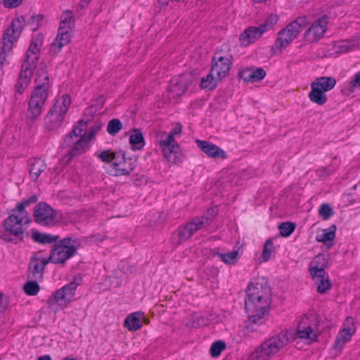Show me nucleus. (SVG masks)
Returning a JSON list of instances; mask_svg holds the SVG:
<instances>
[{"mask_svg": "<svg viewBox=\"0 0 360 360\" xmlns=\"http://www.w3.org/2000/svg\"><path fill=\"white\" fill-rule=\"evenodd\" d=\"M270 304L269 288L266 284L250 283L246 290L245 309L250 321L262 323Z\"/></svg>", "mask_w": 360, "mask_h": 360, "instance_id": "nucleus-1", "label": "nucleus"}, {"mask_svg": "<svg viewBox=\"0 0 360 360\" xmlns=\"http://www.w3.org/2000/svg\"><path fill=\"white\" fill-rule=\"evenodd\" d=\"M51 88V79L44 65L37 70L34 78V88L28 101L27 117L35 120L40 116Z\"/></svg>", "mask_w": 360, "mask_h": 360, "instance_id": "nucleus-2", "label": "nucleus"}, {"mask_svg": "<svg viewBox=\"0 0 360 360\" xmlns=\"http://www.w3.org/2000/svg\"><path fill=\"white\" fill-rule=\"evenodd\" d=\"M31 221V217L27 212L13 208L4 221L0 238L14 243L22 242L25 232Z\"/></svg>", "mask_w": 360, "mask_h": 360, "instance_id": "nucleus-3", "label": "nucleus"}, {"mask_svg": "<svg viewBox=\"0 0 360 360\" xmlns=\"http://www.w3.org/2000/svg\"><path fill=\"white\" fill-rule=\"evenodd\" d=\"M42 44L43 36L41 34H37L32 39L26 52L25 60L22 65L18 82L16 84L17 91L20 94H22L28 87L33 73V68L36 66Z\"/></svg>", "mask_w": 360, "mask_h": 360, "instance_id": "nucleus-4", "label": "nucleus"}, {"mask_svg": "<svg viewBox=\"0 0 360 360\" xmlns=\"http://www.w3.org/2000/svg\"><path fill=\"white\" fill-rule=\"evenodd\" d=\"M292 338V334L288 330L281 331L278 334L264 341L254 351L247 360H269L273 356L285 347Z\"/></svg>", "mask_w": 360, "mask_h": 360, "instance_id": "nucleus-5", "label": "nucleus"}, {"mask_svg": "<svg viewBox=\"0 0 360 360\" xmlns=\"http://www.w3.org/2000/svg\"><path fill=\"white\" fill-rule=\"evenodd\" d=\"M82 284V278L75 276L73 280L55 290L47 300V304L51 311L56 314L63 310L71 303L75 296L77 288Z\"/></svg>", "mask_w": 360, "mask_h": 360, "instance_id": "nucleus-6", "label": "nucleus"}, {"mask_svg": "<svg viewBox=\"0 0 360 360\" xmlns=\"http://www.w3.org/2000/svg\"><path fill=\"white\" fill-rule=\"evenodd\" d=\"M71 103L69 95L58 96L53 107L44 118L46 128L49 131H56L63 127L65 115Z\"/></svg>", "mask_w": 360, "mask_h": 360, "instance_id": "nucleus-7", "label": "nucleus"}, {"mask_svg": "<svg viewBox=\"0 0 360 360\" xmlns=\"http://www.w3.org/2000/svg\"><path fill=\"white\" fill-rule=\"evenodd\" d=\"M307 18L300 16L288 24L285 28L281 30L278 33L273 49L276 51L282 52L297 38L301 31L307 26Z\"/></svg>", "mask_w": 360, "mask_h": 360, "instance_id": "nucleus-8", "label": "nucleus"}, {"mask_svg": "<svg viewBox=\"0 0 360 360\" xmlns=\"http://www.w3.org/2000/svg\"><path fill=\"white\" fill-rule=\"evenodd\" d=\"M86 128V122L82 120L78 122L72 131L63 140V145L66 147H71L70 150L76 155L84 153L89 149V142L86 136L82 135Z\"/></svg>", "mask_w": 360, "mask_h": 360, "instance_id": "nucleus-9", "label": "nucleus"}, {"mask_svg": "<svg viewBox=\"0 0 360 360\" xmlns=\"http://www.w3.org/2000/svg\"><path fill=\"white\" fill-rule=\"evenodd\" d=\"M326 264L327 260L324 255H319L311 262L309 268V274L316 285L317 291L321 294L325 293L331 288V283L325 271Z\"/></svg>", "mask_w": 360, "mask_h": 360, "instance_id": "nucleus-10", "label": "nucleus"}, {"mask_svg": "<svg viewBox=\"0 0 360 360\" xmlns=\"http://www.w3.org/2000/svg\"><path fill=\"white\" fill-rule=\"evenodd\" d=\"M157 139L165 159L176 164L184 161V156L180 150L178 143L174 137H172V135H167L165 131H159Z\"/></svg>", "mask_w": 360, "mask_h": 360, "instance_id": "nucleus-11", "label": "nucleus"}, {"mask_svg": "<svg viewBox=\"0 0 360 360\" xmlns=\"http://www.w3.org/2000/svg\"><path fill=\"white\" fill-rule=\"evenodd\" d=\"M336 84V80L332 77H321L316 78L311 84V91L309 93L310 101L319 105L327 102L326 92L333 89Z\"/></svg>", "mask_w": 360, "mask_h": 360, "instance_id": "nucleus-12", "label": "nucleus"}, {"mask_svg": "<svg viewBox=\"0 0 360 360\" xmlns=\"http://www.w3.org/2000/svg\"><path fill=\"white\" fill-rule=\"evenodd\" d=\"M319 320L314 313L304 314L300 319L297 328V337L307 344L316 341Z\"/></svg>", "mask_w": 360, "mask_h": 360, "instance_id": "nucleus-13", "label": "nucleus"}, {"mask_svg": "<svg viewBox=\"0 0 360 360\" xmlns=\"http://www.w3.org/2000/svg\"><path fill=\"white\" fill-rule=\"evenodd\" d=\"M233 56L230 48L227 45H223L216 51L212 63L211 70L219 79H224L228 76L232 66Z\"/></svg>", "mask_w": 360, "mask_h": 360, "instance_id": "nucleus-14", "label": "nucleus"}, {"mask_svg": "<svg viewBox=\"0 0 360 360\" xmlns=\"http://www.w3.org/2000/svg\"><path fill=\"white\" fill-rule=\"evenodd\" d=\"M76 250L75 241L67 238L53 246L48 259L51 263L62 264L72 257Z\"/></svg>", "mask_w": 360, "mask_h": 360, "instance_id": "nucleus-15", "label": "nucleus"}, {"mask_svg": "<svg viewBox=\"0 0 360 360\" xmlns=\"http://www.w3.org/2000/svg\"><path fill=\"white\" fill-rule=\"evenodd\" d=\"M210 219L204 217L195 218L192 221L188 223L184 227L179 228L172 233L171 236V243L177 246L184 240L190 238L196 231L201 229L204 225H207Z\"/></svg>", "mask_w": 360, "mask_h": 360, "instance_id": "nucleus-16", "label": "nucleus"}, {"mask_svg": "<svg viewBox=\"0 0 360 360\" xmlns=\"http://www.w3.org/2000/svg\"><path fill=\"white\" fill-rule=\"evenodd\" d=\"M34 218L37 223L41 226H53L61 220V214L45 202L36 205Z\"/></svg>", "mask_w": 360, "mask_h": 360, "instance_id": "nucleus-17", "label": "nucleus"}, {"mask_svg": "<svg viewBox=\"0 0 360 360\" xmlns=\"http://www.w3.org/2000/svg\"><path fill=\"white\" fill-rule=\"evenodd\" d=\"M25 22L24 16H18L12 20L3 37L1 47L3 53H6L12 49L13 44L20 37Z\"/></svg>", "mask_w": 360, "mask_h": 360, "instance_id": "nucleus-18", "label": "nucleus"}, {"mask_svg": "<svg viewBox=\"0 0 360 360\" xmlns=\"http://www.w3.org/2000/svg\"><path fill=\"white\" fill-rule=\"evenodd\" d=\"M136 167V161L127 158L122 153H117L110 165V173L114 176L129 175Z\"/></svg>", "mask_w": 360, "mask_h": 360, "instance_id": "nucleus-19", "label": "nucleus"}, {"mask_svg": "<svg viewBox=\"0 0 360 360\" xmlns=\"http://www.w3.org/2000/svg\"><path fill=\"white\" fill-rule=\"evenodd\" d=\"M328 17L323 15L316 20L304 34V39L309 43H314L323 38L328 27Z\"/></svg>", "mask_w": 360, "mask_h": 360, "instance_id": "nucleus-20", "label": "nucleus"}, {"mask_svg": "<svg viewBox=\"0 0 360 360\" xmlns=\"http://www.w3.org/2000/svg\"><path fill=\"white\" fill-rule=\"evenodd\" d=\"M356 331L354 320L347 318L342 329L338 333L334 347L337 349H341L349 342Z\"/></svg>", "mask_w": 360, "mask_h": 360, "instance_id": "nucleus-21", "label": "nucleus"}, {"mask_svg": "<svg viewBox=\"0 0 360 360\" xmlns=\"http://www.w3.org/2000/svg\"><path fill=\"white\" fill-rule=\"evenodd\" d=\"M191 83V76L184 74L171 79L169 90L174 96H179L186 92Z\"/></svg>", "mask_w": 360, "mask_h": 360, "instance_id": "nucleus-22", "label": "nucleus"}, {"mask_svg": "<svg viewBox=\"0 0 360 360\" xmlns=\"http://www.w3.org/2000/svg\"><path fill=\"white\" fill-rule=\"evenodd\" d=\"M195 143L210 158L225 159L227 157L226 152L223 149L211 142L197 139Z\"/></svg>", "mask_w": 360, "mask_h": 360, "instance_id": "nucleus-23", "label": "nucleus"}, {"mask_svg": "<svg viewBox=\"0 0 360 360\" xmlns=\"http://www.w3.org/2000/svg\"><path fill=\"white\" fill-rule=\"evenodd\" d=\"M72 32L70 30L58 28V34L50 47V53L52 55H57L64 46L70 42Z\"/></svg>", "mask_w": 360, "mask_h": 360, "instance_id": "nucleus-24", "label": "nucleus"}, {"mask_svg": "<svg viewBox=\"0 0 360 360\" xmlns=\"http://www.w3.org/2000/svg\"><path fill=\"white\" fill-rule=\"evenodd\" d=\"M266 76V72L262 68L246 67L238 73V77L245 82L254 83L262 80Z\"/></svg>", "mask_w": 360, "mask_h": 360, "instance_id": "nucleus-25", "label": "nucleus"}, {"mask_svg": "<svg viewBox=\"0 0 360 360\" xmlns=\"http://www.w3.org/2000/svg\"><path fill=\"white\" fill-rule=\"evenodd\" d=\"M264 33V30L259 25L249 27L240 34L239 41L242 46H246L255 42Z\"/></svg>", "mask_w": 360, "mask_h": 360, "instance_id": "nucleus-26", "label": "nucleus"}, {"mask_svg": "<svg viewBox=\"0 0 360 360\" xmlns=\"http://www.w3.org/2000/svg\"><path fill=\"white\" fill-rule=\"evenodd\" d=\"M50 262L48 259L41 257H32L30 263V272L34 279H40L42 277L43 270L45 266Z\"/></svg>", "mask_w": 360, "mask_h": 360, "instance_id": "nucleus-27", "label": "nucleus"}, {"mask_svg": "<svg viewBox=\"0 0 360 360\" xmlns=\"http://www.w3.org/2000/svg\"><path fill=\"white\" fill-rule=\"evenodd\" d=\"M336 226L332 225L330 227L323 229L316 236V241L325 244L328 248L333 245V240L335 238Z\"/></svg>", "mask_w": 360, "mask_h": 360, "instance_id": "nucleus-28", "label": "nucleus"}, {"mask_svg": "<svg viewBox=\"0 0 360 360\" xmlns=\"http://www.w3.org/2000/svg\"><path fill=\"white\" fill-rule=\"evenodd\" d=\"M143 314L139 311L131 313L125 318L124 326L129 330L135 331L142 326Z\"/></svg>", "mask_w": 360, "mask_h": 360, "instance_id": "nucleus-29", "label": "nucleus"}, {"mask_svg": "<svg viewBox=\"0 0 360 360\" xmlns=\"http://www.w3.org/2000/svg\"><path fill=\"white\" fill-rule=\"evenodd\" d=\"M46 167V165L44 160L39 158L30 160L29 162V172L31 179L33 181H37Z\"/></svg>", "mask_w": 360, "mask_h": 360, "instance_id": "nucleus-30", "label": "nucleus"}, {"mask_svg": "<svg viewBox=\"0 0 360 360\" xmlns=\"http://www.w3.org/2000/svg\"><path fill=\"white\" fill-rule=\"evenodd\" d=\"M356 90L360 91V71L354 75L351 81L344 84L342 92L344 94L349 95Z\"/></svg>", "mask_w": 360, "mask_h": 360, "instance_id": "nucleus-31", "label": "nucleus"}, {"mask_svg": "<svg viewBox=\"0 0 360 360\" xmlns=\"http://www.w3.org/2000/svg\"><path fill=\"white\" fill-rule=\"evenodd\" d=\"M74 25L75 19L72 12L70 10L64 11L60 17L59 28L72 31Z\"/></svg>", "mask_w": 360, "mask_h": 360, "instance_id": "nucleus-32", "label": "nucleus"}, {"mask_svg": "<svg viewBox=\"0 0 360 360\" xmlns=\"http://www.w3.org/2000/svg\"><path fill=\"white\" fill-rule=\"evenodd\" d=\"M222 79H219L216 73L212 72L211 70L210 73L206 77H202L201 79L200 86L202 89L211 90L217 86V83Z\"/></svg>", "mask_w": 360, "mask_h": 360, "instance_id": "nucleus-33", "label": "nucleus"}, {"mask_svg": "<svg viewBox=\"0 0 360 360\" xmlns=\"http://www.w3.org/2000/svg\"><path fill=\"white\" fill-rule=\"evenodd\" d=\"M129 143L134 149L139 150L144 146L143 134L139 129H133L129 135Z\"/></svg>", "mask_w": 360, "mask_h": 360, "instance_id": "nucleus-34", "label": "nucleus"}, {"mask_svg": "<svg viewBox=\"0 0 360 360\" xmlns=\"http://www.w3.org/2000/svg\"><path fill=\"white\" fill-rule=\"evenodd\" d=\"M32 238L39 243H51L57 240L58 237L48 233H39L37 231L32 232Z\"/></svg>", "mask_w": 360, "mask_h": 360, "instance_id": "nucleus-35", "label": "nucleus"}, {"mask_svg": "<svg viewBox=\"0 0 360 360\" xmlns=\"http://www.w3.org/2000/svg\"><path fill=\"white\" fill-rule=\"evenodd\" d=\"M217 256L225 264H235L238 259L239 254L238 250H234L226 253H218Z\"/></svg>", "mask_w": 360, "mask_h": 360, "instance_id": "nucleus-36", "label": "nucleus"}, {"mask_svg": "<svg viewBox=\"0 0 360 360\" xmlns=\"http://www.w3.org/2000/svg\"><path fill=\"white\" fill-rule=\"evenodd\" d=\"M279 20V16L276 13H271L266 18L265 21L259 25L261 28L266 32L272 29Z\"/></svg>", "mask_w": 360, "mask_h": 360, "instance_id": "nucleus-37", "label": "nucleus"}, {"mask_svg": "<svg viewBox=\"0 0 360 360\" xmlns=\"http://www.w3.org/2000/svg\"><path fill=\"white\" fill-rule=\"evenodd\" d=\"M226 349L225 343L221 340H218L213 342L210 347V354L212 357H218L222 351Z\"/></svg>", "mask_w": 360, "mask_h": 360, "instance_id": "nucleus-38", "label": "nucleus"}, {"mask_svg": "<svg viewBox=\"0 0 360 360\" xmlns=\"http://www.w3.org/2000/svg\"><path fill=\"white\" fill-rule=\"evenodd\" d=\"M122 127V124L118 119L111 120L107 126V131L109 134L114 136L117 134Z\"/></svg>", "mask_w": 360, "mask_h": 360, "instance_id": "nucleus-39", "label": "nucleus"}, {"mask_svg": "<svg viewBox=\"0 0 360 360\" xmlns=\"http://www.w3.org/2000/svg\"><path fill=\"white\" fill-rule=\"evenodd\" d=\"M117 153H113L110 150H103L101 153H95L94 155L100 159L103 162H110L111 163L115 159V155H117Z\"/></svg>", "mask_w": 360, "mask_h": 360, "instance_id": "nucleus-40", "label": "nucleus"}, {"mask_svg": "<svg viewBox=\"0 0 360 360\" xmlns=\"http://www.w3.org/2000/svg\"><path fill=\"white\" fill-rule=\"evenodd\" d=\"M274 249V243L271 238H269L266 242L263 248L262 257V262H268L271 257V252Z\"/></svg>", "mask_w": 360, "mask_h": 360, "instance_id": "nucleus-41", "label": "nucleus"}, {"mask_svg": "<svg viewBox=\"0 0 360 360\" xmlns=\"http://www.w3.org/2000/svg\"><path fill=\"white\" fill-rule=\"evenodd\" d=\"M278 229L282 236L288 237L294 231L295 226L290 222H284L279 225Z\"/></svg>", "mask_w": 360, "mask_h": 360, "instance_id": "nucleus-42", "label": "nucleus"}, {"mask_svg": "<svg viewBox=\"0 0 360 360\" xmlns=\"http://www.w3.org/2000/svg\"><path fill=\"white\" fill-rule=\"evenodd\" d=\"M42 19V15H34L29 19L27 25L30 27L31 30L36 31L41 27Z\"/></svg>", "mask_w": 360, "mask_h": 360, "instance_id": "nucleus-43", "label": "nucleus"}, {"mask_svg": "<svg viewBox=\"0 0 360 360\" xmlns=\"http://www.w3.org/2000/svg\"><path fill=\"white\" fill-rule=\"evenodd\" d=\"M319 214L323 219L327 220L333 215V212L328 204H322L319 207Z\"/></svg>", "mask_w": 360, "mask_h": 360, "instance_id": "nucleus-44", "label": "nucleus"}, {"mask_svg": "<svg viewBox=\"0 0 360 360\" xmlns=\"http://www.w3.org/2000/svg\"><path fill=\"white\" fill-rule=\"evenodd\" d=\"M24 290L27 295H35L39 290V286L35 281H30L25 285Z\"/></svg>", "mask_w": 360, "mask_h": 360, "instance_id": "nucleus-45", "label": "nucleus"}, {"mask_svg": "<svg viewBox=\"0 0 360 360\" xmlns=\"http://www.w3.org/2000/svg\"><path fill=\"white\" fill-rule=\"evenodd\" d=\"M103 124L100 122L96 123L90 127L87 134H84L83 135H85L88 141L90 142V141L92 140L101 130Z\"/></svg>", "mask_w": 360, "mask_h": 360, "instance_id": "nucleus-46", "label": "nucleus"}, {"mask_svg": "<svg viewBox=\"0 0 360 360\" xmlns=\"http://www.w3.org/2000/svg\"><path fill=\"white\" fill-rule=\"evenodd\" d=\"M37 201V198L35 195H32L27 200H23L21 202H19L16 205L15 207L18 210H20L23 212H27L25 210V207L28 206L30 203H34Z\"/></svg>", "mask_w": 360, "mask_h": 360, "instance_id": "nucleus-47", "label": "nucleus"}, {"mask_svg": "<svg viewBox=\"0 0 360 360\" xmlns=\"http://www.w3.org/2000/svg\"><path fill=\"white\" fill-rule=\"evenodd\" d=\"M356 46L354 41H344L340 43L339 49L342 52H347L351 51Z\"/></svg>", "mask_w": 360, "mask_h": 360, "instance_id": "nucleus-48", "label": "nucleus"}, {"mask_svg": "<svg viewBox=\"0 0 360 360\" xmlns=\"http://www.w3.org/2000/svg\"><path fill=\"white\" fill-rule=\"evenodd\" d=\"M23 0H3L4 6L8 8H14L20 6Z\"/></svg>", "mask_w": 360, "mask_h": 360, "instance_id": "nucleus-49", "label": "nucleus"}, {"mask_svg": "<svg viewBox=\"0 0 360 360\" xmlns=\"http://www.w3.org/2000/svg\"><path fill=\"white\" fill-rule=\"evenodd\" d=\"M181 125L180 124H177L169 134L167 133V135H172V137L174 138V136L181 134Z\"/></svg>", "mask_w": 360, "mask_h": 360, "instance_id": "nucleus-50", "label": "nucleus"}, {"mask_svg": "<svg viewBox=\"0 0 360 360\" xmlns=\"http://www.w3.org/2000/svg\"><path fill=\"white\" fill-rule=\"evenodd\" d=\"M75 156H76V155L73 154V152L70 150L66 155H65L62 158L61 161L63 164H68Z\"/></svg>", "mask_w": 360, "mask_h": 360, "instance_id": "nucleus-51", "label": "nucleus"}, {"mask_svg": "<svg viewBox=\"0 0 360 360\" xmlns=\"http://www.w3.org/2000/svg\"><path fill=\"white\" fill-rule=\"evenodd\" d=\"M37 360H51V359L49 355H44L40 356Z\"/></svg>", "mask_w": 360, "mask_h": 360, "instance_id": "nucleus-52", "label": "nucleus"}, {"mask_svg": "<svg viewBox=\"0 0 360 360\" xmlns=\"http://www.w3.org/2000/svg\"><path fill=\"white\" fill-rule=\"evenodd\" d=\"M90 1L91 0H82L81 2V6L82 7L86 6Z\"/></svg>", "mask_w": 360, "mask_h": 360, "instance_id": "nucleus-53", "label": "nucleus"}, {"mask_svg": "<svg viewBox=\"0 0 360 360\" xmlns=\"http://www.w3.org/2000/svg\"><path fill=\"white\" fill-rule=\"evenodd\" d=\"M196 319H198V323L197 324L198 325H202V324H205V321L203 320H200V316H197Z\"/></svg>", "mask_w": 360, "mask_h": 360, "instance_id": "nucleus-54", "label": "nucleus"}, {"mask_svg": "<svg viewBox=\"0 0 360 360\" xmlns=\"http://www.w3.org/2000/svg\"><path fill=\"white\" fill-rule=\"evenodd\" d=\"M208 212H211V214H212V216L215 215V214H216V211H215V210H214V208H212V209H211V210H210Z\"/></svg>", "mask_w": 360, "mask_h": 360, "instance_id": "nucleus-55", "label": "nucleus"}, {"mask_svg": "<svg viewBox=\"0 0 360 360\" xmlns=\"http://www.w3.org/2000/svg\"><path fill=\"white\" fill-rule=\"evenodd\" d=\"M1 298V294L0 293V299Z\"/></svg>", "mask_w": 360, "mask_h": 360, "instance_id": "nucleus-56", "label": "nucleus"}]
</instances>
